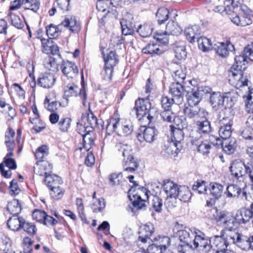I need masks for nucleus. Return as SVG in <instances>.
<instances>
[{"mask_svg": "<svg viewBox=\"0 0 253 253\" xmlns=\"http://www.w3.org/2000/svg\"><path fill=\"white\" fill-rule=\"evenodd\" d=\"M229 170L232 177L237 181H241V178H246L253 190V161L247 163L234 162L231 164Z\"/></svg>", "mask_w": 253, "mask_h": 253, "instance_id": "f257e3e1", "label": "nucleus"}, {"mask_svg": "<svg viewBox=\"0 0 253 253\" xmlns=\"http://www.w3.org/2000/svg\"><path fill=\"white\" fill-rule=\"evenodd\" d=\"M180 123H177L176 126L177 127L173 128L171 127V132L172 136L171 137V143L167 149V152L169 153V151H171V154L177 155L182 148L181 141L183 140L184 133L183 131L184 128H186L188 125L184 120H182Z\"/></svg>", "mask_w": 253, "mask_h": 253, "instance_id": "f03ea898", "label": "nucleus"}, {"mask_svg": "<svg viewBox=\"0 0 253 253\" xmlns=\"http://www.w3.org/2000/svg\"><path fill=\"white\" fill-rule=\"evenodd\" d=\"M197 229L179 230L177 231L176 234L180 241V243L177 247L178 252L180 253H192L193 242L195 236V233Z\"/></svg>", "mask_w": 253, "mask_h": 253, "instance_id": "7ed1b4c3", "label": "nucleus"}, {"mask_svg": "<svg viewBox=\"0 0 253 253\" xmlns=\"http://www.w3.org/2000/svg\"><path fill=\"white\" fill-rule=\"evenodd\" d=\"M209 217L215 220L216 223L221 225L226 230H234L233 215L226 211H218L216 208H213L208 211Z\"/></svg>", "mask_w": 253, "mask_h": 253, "instance_id": "20e7f679", "label": "nucleus"}, {"mask_svg": "<svg viewBox=\"0 0 253 253\" xmlns=\"http://www.w3.org/2000/svg\"><path fill=\"white\" fill-rule=\"evenodd\" d=\"M111 126L113 127V131L120 136H127L133 131V125L129 120L119 118H112L107 126V130Z\"/></svg>", "mask_w": 253, "mask_h": 253, "instance_id": "39448f33", "label": "nucleus"}, {"mask_svg": "<svg viewBox=\"0 0 253 253\" xmlns=\"http://www.w3.org/2000/svg\"><path fill=\"white\" fill-rule=\"evenodd\" d=\"M229 81L237 88L248 86L249 80L244 71L239 66L232 65L229 70Z\"/></svg>", "mask_w": 253, "mask_h": 253, "instance_id": "423d86ee", "label": "nucleus"}, {"mask_svg": "<svg viewBox=\"0 0 253 253\" xmlns=\"http://www.w3.org/2000/svg\"><path fill=\"white\" fill-rule=\"evenodd\" d=\"M163 182V187L167 196L165 205L168 208L174 207L180 186L169 179L165 180Z\"/></svg>", "mask_w": 253, "mask_h": 253, "instance_id": "0eeeda50", "label": "nucleus"}, {"mask_svg": "<svg viewBox=\"0 0 253 253\" xmlns=\"http://www.w3.org/2000/svg\"><path fill=\"white\" fill-rule=\"evenodd\" d=\"M195 236L193 242L192 253L195 250H199L204 253H208L211 250V239L209 238L202 231L197 229L195 233Z\"/></svg>", "mask_w": 253, "mask_h": 253, "instance_id": "6e6552de", "label": "nucleus"}, {"mask_svg": "<svg viewBox=\"0 0 253 253\" xmlns=\"http://www.w3.org/2000/svg\"><path fill=\"white\" fill-rule=\"evenodd\" d=\"M231 94L230 92L224 94H222L220 92H212L210 98V102L212 108L218 110L223 107L225 100H228L229 97H232Z\"/></svg>", "mask_w": 253, "mask_h": 253, "instance_id": "1a4fd4ad", "label": "nucleus"}, {"mask_svg": "<svg viewBox=\"0 0 253 253\" xmlns=\"http://www.w3.org/2000/svg\"><path fill=\"white\" fill-rule=\"evenodd\" d=\"M211 145L219 148L220 145V139L213 136L210 137L209 140L206 139L201 142L197 146V151L203 155H207L210 152Z\"/></svg>", "mask_w": 253, "mask_h": 253, "instance_id": "9d476101", "label": "nucleus"}, {"mask_svg": "<svg viewBox=\"0 0 253 253\" xmlns=\"http://www.w3.org/2000/svg\"><path fill=\"white\" fill-rule=\"evenodd\" d=\"M154 225L150 223L146 224L142 227L139 232L138 242L140 241L143 244L153 241L152 237L154 233Z\"/></svg>", "mask_w": 253, "mask_h": 253, "instance_id": "9b49d317", "label": "nucleus"}, {"mask_svg": "<svg viewBox=\"0 0 253 253\" xmlns=\"http://www.w3.org/2000/svg\"><path fill=\"white\" fill-rule=\"evenodd\" d=\"M185 117L190 119H193L195 122L201 116L207 115L208 113L201 109L198 105H186L184 109Z\"/></svg>", "mask_w": 253, "mask_h": 253, "instance_id": "f8f14e48", "label": "nucleus"}, {"mask_svg": "<svg viewBox=\"0 0 253 253\" xmlns=\"http://www.w3.org/2000/svg\"><path fill=\"white\" fill-rule=\"evenodd\" d=\"M142 133H138L137 138L140 141L145 140L148 143H151L155 140L158 134L157 129L154 126H142L140 129Z\"/></svg>", "mask_w": 253, "mask_h": 253, "instance_id": "ddd939ff", "label": "nucleus"}, {"mask_svg": "<svg viewBox=\"0 0 253 253\" xmlns=\"http://www.w3.org/2000/svg\"><path fill=\"white\" fill-rule=\"evenodd\" d=\"M169 91L175 100V104H181L183 101L184 89L183 86L179 83L176 82L171 84Z\"/></svg>", "mask_w": 253, "mask_h": 253, "instance_id": "4468645a", "label": "nucleus"}, {"mask_svg": "<svg viewBox=\"0 0 253 253\" xmlns=\"http://www.w3.org/2000/svg\"><path fill=\"white\" fill-rule=\"evenodd\" d=\"M151 103L147 99H138L135 101L134 109L137 117L141 116L139 120L145 119L148 110L150 108Z\"/></svg>", "mask_w": 253, "mask_h": 253, "instance_id": "2eb2a0df", "label": "nucleus"}, {"mask_svg": "<svg viewBox=\"0 0 253 253\" xmlns=\"http://www.w3.org/2000/svg\"><path fill=\"white\" fill-rule=\"evenodd\" d=\"M225 193L227 198H238L242 194L243 197L246 200L249 201L248 196L245 188L242 190V189L237 184H230L226 187Z\"/></svg>", "mask_w": 253, "mask_h": 253, "instance_id": "dca6fc26", "label": "nucleus"}, {"mask_svg": "<svg viewBox=\"0 0 253 253\" xmlns=\"http://www.w3.org/2000/svg\"><path fill=\"white\" fill-rule=\"evenodd\" d=\"M61 71L65 76L71 79L75 78L79 73L77 65L74 63L68 61H62Z\"/></svg>", "mask_w": 253, "mask_h": 253, "instance_id": "f3484780", "label": "nucleus"}, {"mask_svg": "<svg viewBox=\"0 0 253 253\" xmlns=\"http://www.w3.org/2000/svg\"><path fill=\"white\" fill-rule=\"evenodd\" d=\"M55 81L53 74L45 72L40 75L38 80V85L45 88H49L53 86Z\"/></svg>", "mask_w": 253, "mask_h": 253, "instance_id": "a211bd4d", "label": "nucleus"}, {"mask_svg": "<svg viewBox=\"0 0 253 253\" xmlns=\"http://www.w3.org/2000/svg\"><path fill=\"white\" fill-rule=\"evenodd\" d=\"M197 131L199 133L209 134L212 130L210 122L206 118V115L201 116L196 122Z\"/></svg>", "mask_w": 253, "mask_h": 253, "instance_id": "6ab92c4d", "label": "nucleus"}, {"mask_svg": "<svg viewBox=\"0 0 253 253\" xmlns=\"http://www.w3.org/2000/svg\"><path fill=\"white\" fill-rule=\"evenodd\" d=\"M227 240L221 236H215L211 238V249L216 251L225 250L228 246Z\"/></svg>", "mask_w": 253, "mask_h": 253, "instance_id": "aec40b11", "label": "nucleus"}, {"mask_svg": "<svg viewBox=\"0 0 253 253\" xmlns=\"http://www.w3.org/2000/svg\"><path fill=\"white\" fill-rule=\"evenodd\" d=\"M164 51L163 47L159 43L151 42L142 49V53L147 54L160 55Z\"/></svg>", "mask_w": 253, "mask_h": 253, "instance_id": "412c9836", "label": "nucleus"}, {"mask_svg": "<svg viewBox=\"0 0 253 253\" xmlns=\"http://www.w3.org/2000/svg\"><path fill=\"white\" fill-rule=\"evenodd\" d=\"M37 168H35V173L41 176L48 175L52 169V166L47 161L37 162Z\"/></svg>", "mask_w": 253, "mask_h": 253, "instance_id": "4be33fe9", "label": "nucleus"}, {"mask_svg": "<svg viewBox=\"0 0 253 253\" xmlns=\"http://www.w3.org/2000/svg\"><path fill=\"white\" fill-rule=\"evenodd\" d=\"M62 27L68 28L73 33H77L80 30V25L77 23L75 17L68 16L65 17L61 23Z\"/></svg>", "mask_w": 253, "mask_h": 253, "instance_id": "5701e85b", "label": "nucleus"}, {"mask_svg": "<svg viewBox=\"0 0 253 253\" xmlns=\"http://www.w3.org/2000/svg\"><path fill=\"white\" fill-rule=\"evenodd\" d=\"M201 30L199 25H194L187 27L184 31L187 39L190 42H195V39H198L201 34Z\"/></svg>", "mask_w": 253, "mask_h": 253, "instance_id": "b1692460", "label": "nucleus"}, {"mask_svg": "<svg viewBox=\"0 0 253 253\" xmlns=\"http://www.w3.org/2000/svg\"><path fill=\"white\" fill-rule=\"evenodd\" d=\"M128 19L124 18L120 22L122 34L126 36L132 35L134 32V25L132 21L133 17L130 16Z\"/></svg>", "mask_w": 253, "mask_h": 253, "instance_id": "393cba45", "label": "nucleus"}, {"mask_svg": "<svg viewBox=\"0 0 253 253\" xmlns=\"http://www.w3.org/2000/svg\"><path fill=\"white\" fill-rule=\"evenodd\" d=\"M213 48L220 56L225 57L229 54V51L231 50V48H234V46L230 43L218 42L214 45Z\"/></svg>", "mask_w": 253, "mask_h": 253, "instance_id": "a878e982", "label": "nucleus"}, {"mask_svg": "<svg viewBox=\"0 0 253 253\" xmlns=\"http://www.w3.org/2000/svg\"><path fill=\"white\" fill-rule=\"evenodd\" d=\"M122 166L125 172L132 173L138 168L139 163L135 158L123 159Z\"/></svg>", "mask_w": 253, "mask_h": 253, "instance_id": "bb28decb", "label": "nucleus"}, {"mask_svg": "<svg viewBox=\"0 0 253 253\" xmlns=\"http://www.w3.org/2000/svg\"><path fill=\"white\" fill-rule=\"evenodd\" d=\"M25 219L18 215H13L7 222L9 228L13 231H18L23 225Z\"/></svg>", "mask_w": 253, "mask_h": 253, "instance_id": "cd10ccee", "label": "nucleus"}, {"mask_svg": "<svg viewBox=\"0 0 253 253\" xmlns=\"http://www.w3.org/2000/svg\"><path fill=\"white\" fill-rule=\"evenodd\" d=\"M45 184L50 189L62 184L63 181L60 177L57 175L49 174L44 179Z\"/></svg>", "mask_w": 253, "mask_h": 253, "instance_id": "c85d7f7f", "label": "nucleus"}, {"mask_svg": "<svg viewBox=\"0 0 253 253\" xmlns=\"http://www.w3.org/2000/svg\"><path fill=\"white\" fill-rule=\"evenodd\" d=\"M232 115L231 114L230 108H225L219 114V123L220 126L231 125V122L232 119Z\"/></svg>", "mask_w": 253, "mask_h": 253, "instance_id": "c756f323", "label": "nucleus"}, {"mask_svg": "<svg viewBox=\"0 0 253 253\" xmlns=\"http://www.w3.org/2000/svg\"><path fill=\"white\" fill-rule=\"evenodd\" d=\"M128 196L130 200L132 201L133 207L137 209H141L145 207L144 202L146 200L148 199L149 197L148 193L147 191L145 192V198L143 199L140 195H132V197H131V195L129 194Z\"/></svg>", "mask_w": 253, "mask_h": 253, "instance_id": "7c9ffc66", "label": "nucleus"}, {"mask_svg": "<svg viewBox=\"0 0 253 253\" xmlns=\"http://www.w3.org/2000/svg\"><path fill=\"white\" fill-rule=\"evenodd\" d=\"M84 89V87L80 88L74 84H68L64 87V95L66 97L76 96L79 94L81 96Z\"/></svg>", "mask_w": 253, "mask_h": 253, "instance_id": "2f4dec72", "label": "nucleus"}, {"mask_svg": "<svg viewBox=\"0 0 253 253\" xmlns=\"http://www.w3.org/2000/svg\"><path fill=\"white\" fill-rule=\"evenodd\" d=\"M246 110L249 113L252 112L253 115L250 116L246 121L247 126L253 130V92L251 91L248 96V103L246 104Z\"/></svg>", "mask_w": 253, "mask_h": 253, "instance_id": "473e14b6", "label": "nucleus"}, {"mask_svg": "<svg viewBox=\"0 0 253 253\" xmlns=\"http://www.w3.org/2000/svg\"><path fill=\"white\" fill-rule=\"evenodd\" d=\"M182 31V28L173 21H169L167 24L165 33L166 35L178 36Z\"/></svg>", "mask_w": 253, "mask_h": 253, "instance_id": "72a5a7b5", "label": "nucleus"}, {"mask_svg": "<svg viewBox=\"0 0 253 253\" xmlns=\"http://www.w3.org/2000/svg\"><path fill=\"white\" fill-rule=\"evenodd\" d=\"M171 71L173 73V75L176 82L180 83L185 79L186 74L184 73L180 67L175 63H172L170 65Z\"/></svg>", "mask_w": 253, "mask_h": 253, "instance_id": "f704fd0d", "label": "nucleus"}, {"mask_svg": "<svg viewBox=\"0 0 253 253\" xmlns=\"http://www.w3.org/2000/svg\"><path fill=\"white\" fill-rule=\"evenodd\" d=\"M119 154H121L124 159H130L131 158H134L132 152L131 147L127 144L119 143L116 145Z\"/></svg>", "mask_w": 253, "mask_h": 253, "instance_id": "c9c22d12", "label": "nucleus"}, {"mask_svg": "<svg viewBox=\"0 0 253 253\" xmlns=\"http://www.w3.org/2000/svg\"><path fill=\"white\" fill-rule=\"evenodd\" d=\"M224 187L218 183L213 182L210 184V191L211 195L215 199H219L223 194Z\"/></svg>", "mask_w": 253, "mask_h": 253, "instance_id": "e433bc0d", "label": "nucleus"}, {"mask_svg": "<svg viewBox=\"0 0 253 253\" xmlns=\"http://www.w3.org/2000/svg\"><path fill=\"white\" fill-rule=\"evenodd\" d=\"M220 146L226 154H231L233 153L236 148L235 140L234 138H231L224 140L222 142L220 140Z\"/></svg>", "mask_w": 253, "mask_h": 253, "instance_id": "4c0bfd02", "label": "nucleus"}, {"mask_svg": "<svg viewBox=\"0 0 253 253\" xmlns=\"http://www.w3.org/2000/svg\"><path fill=\"white\" fill-rule=\"evenodd\" d=\"M43 65L45 68L54 72L59 70V64L55 57L49 56L43 60Z\"/></svg>", "mask_w": 253, "mask_h": 253, "instance_id": "58836bf2", "label": "nucleus"}, {"mask_svg": "<svg viewBox=\"0 0 253 253\" xmlns=\"http://www.w3.org/2000/svg\"><path fill=\"white\" fill-rule=\"evenodd\" d=\"M7 210L13 215H18L21 211V206L17 199L9 202L7 205Z\"/></svg>", "mask_w": 253, "mask_h": 253, "instance_id": "ea45409f", "label": "nucleus"}, {"mask_svg": "<svg viewBox=\"0 0 253 253\" xmlns=\"http://www.w3.org/2000/svg\"><path fill=\"white\" fill-rule=\"evenodd\" d=\"M160 116L164 121L169 123H171L173 121L175 124H177L182 121L179 118L175 117L174 114L171 111V109L164 110V111L161 113Z\"/></svg>", "mask_w": 253, "mask_h": 253, "instance_id": "a19ab883", "label": "nucleus"}, {"mask_svg": "<svg viewBox=\"0 0 253 253\" xmlns=\"http://www.w3.org/2000/svg\"><path fill=\"white\" fill-rule=\"evenodd\" d=\"M152 242L155 243L156 246L163 249V250L166 252L168 247L170 245V239L167 236H158V237H154Z\"/></svg>", "mask_w": 253, "mask_h": 253, "instance_id": "79ce46f5", "label": "nucleus"}, {"mask_svg": "<svg viewBox=\"0 0 253 253\" xmlns=\"http://www.w3.org/2000/svg\"><path fill=\"white\" fill-rule=\"evenodd\" d=\"M169 11L167 8H159L156 14L157 21L159 24L164 23L169 18Z\"/></svg>", "mask_w": 253, "mask_h": 253, "instance_id": "37998d69", "label": "nucleus"}, {"mask_svg": "<svg viewBox=\"0 0 253 253\" xmlns=\"http://www.w3.org/2000/svg\"><path fill=\"white\" fill-rule=\"evenodd\" d=\"M177 197L181 201L188 202L191 197V193L189 188L185 186H180Z\"/></svg>", "mask_w": 253, "mask_h": 253, "instance_id": "c03bdc74", "label": "nucleus"}, {"mask_svg": "<svg viewBox=\"0 0 253 253\" xmlns=\"http://www.w3.org/2000/svg\"><path fill=\"white\" fill-rule=\"evenodd\" d=\"M197 42L199 48L203 51H209L212 48L211 41L206 37H200Z\"/></svg>", "mask_w": 253, "mask_h": 253, "instance_id": "a18cd8bd", "label": "nucleus"}, {"mask_svg": "<svg viewBox=\"0 0 253 253\" xmlns=\"http://www.w3.org/2000/svg\"><path fill=\"white\" fill-rule=\"evenodd\" d=\"M105 66L113 68L118 62V56L115 52L111 51L106 57H104Z\"/></svg>", "mask_w": 253, "mask_h": 253, "instance_id": "49530a36", "label": "nucleus"}, {"mask_svg": "<svg viewBox=\"0 0 253 253\" xmlns=\"http://www.w3.org/2000/svg\"><path fill=\"white\" fill-rule=\"evenodd\" d=\"M153 28L150 24L140 25L137 29V32L143 38L149 37L152 33Z\"/></svg>", "mask_w": 253, "mask_h": 253, "instance_id": "de8ad7c7", "label": "nucleus"}, {"mask_svg": "<svg viewBox=\"0 0 253 253\" xmlns=\"http://www.w3.org/2000/svg\"><path fill=\"white\" fill-rule=\"evenodd\" d=\"M187 105H198L202 99V97L197 91H192L187 96Z\"/></svg>", "mask_w": 253, "mask_h": 253, "instance_id": "09e8293b", "label": "nucleus"}, {"mask_svg": "<svg viewBox=\"0 0 253 253\" xmlns=\"http://www.w3.org/2000/svg\"><path fill=\"white\" fill-rule=\"evenodd\" d=\"M90 107V103H88V111H89V113L87 115L86 120L87 124L90 126H87L86 127H83V128L85 129V130H86L87 129L92 130L93 127H96L97 126V118L91 111Z\"/></svg>", "mask_w": 253, "mask_h": 253, "instance_id": "8fccbe9b", "label": "nucleus"}, {"mask_svg": "<svg viewBox=\"0 0 253 253\" xmlns=\"http://www.w3.org/2000/svg\"><path fill=\"white\" fill-rule=\"evenodd\" d=\"M22 4L25 5V8L35 12L40 8V2L39 0H22Z\"/></svg>", "mask_w": 253, "mask_h": 253, "instance_id": "3c124183", "label": "nucleus"}, {"mask_svg": "<svg viewBox=\"0 0 253 253\" xmlns=\"http://www.w3.org/2000/svg\"><path fill=\"white\" fill-rule=\"evenodd\" d=\"M92 130L87 129L86 130L84 129L86 132L84 134H82L83 138V147L87 151L90 149V145L93 143V139L91 137L90 132Z\"/></svg>", "mask_w": 253, "mask_h": 253, "instance_id": "603ef678", "label": "nucleus"}, {"mask_svg": "<svg viewBox=\"0 0 253 253\" xmlns=\"http://www.w3.org/2000/svg\"><path fill=\"white\" fill-rule=\"evenodd\" d=\"M219 136L224 140L230 139L231 133V125L221 126L218 131Z\"/></svg>", "mask_w": 253, "mask_h": 253, "instance_id": "864d4df0", "label": "nucleus"}, {"mask_svg": "<svg viewBox=\"0 0 253 253\" xmlns=\"http://www.w3.org/2000/svg\"><path fill=\"white\" fill-rule=\"evenodd\" d=\"M48 154V149L46 145H42L39 147L35 153V156L38 162H42L43 159L47 157Z\"/></svg>", "mask_w": 253, "mask_h": 253, "instance_id": "5fc2aeb1", "label": "nucleus"}, {"mask_svg": "<svg viewBox=\"0 0 253 253\" xmlns=\"http://www.w3.org/2000/svg\"><path fill=\"white\" fill-rule=\"evenodd\" d=\"M192 189L200 194H206L207 187L205 181L198 180L192 186Z\"/></svg>", "mask_w": 253, "mask_h": 253, "instance_id": "6e6d98bb", "label": "nucleus"}, {"mask_svg": "<svg viewBox=\"0 0 253 253\" xmlns=\"http://www.w3.org/2000/svg\"><path fill=\"white\" fill-rule=\"evenodd\" d=\"M61 28L62 26L61 25V23L57 26H55L53 24H51L46 27V34L50 39H53L57 37V33L60 30H61Z\"/></svg>", "mask_w": 253, "mask_h": 253, "instance_id": "4d7b16f0", "label": "nucleus"}, {"mask_svg": "<svg viewBox=\"0 0 253 253\" xmlns=\"http://www.w3.org/2000/svg\"><path fill=\"white\" fill-rule=\"evenodd\" d=\"M109 179L112 186L120 185L123 181V174L121 172L112 173L109 175Z\"/></svg>", "mask_w": 253, "mask_h": 253, "instance_id": "13d9d810", "label": "nucleus"}, {"mask_svg": "<svg viewBox=\"0 0 253 253\" xmlns=\"http://www.w3.org/2000/svg\"><path fill=\"white\" fill-rule=\"evenodd\" d=\"M175 56L178 60L185 59L187 56V52L184 45H177L174 48Z\"/></svg>", "mask_w": 253, "mask_h": 253, "instance_id": "bf43d9fd", "label": "nucleus"}, {"mask_svg": "<svg viewBox=\"0 0 253 253\" xmlns=\"http://www.w3.org/2000/svg\"><path fill=\"white\" fill-rule=\"evenodd\" d=\"M60 186H57L50 189L51 192L50 193L52 198L56 199H60L64 195L65 190Z\"/></svg>", "mask_w": 253, "mask_h": 253, "instance_id": "052dcab7", "label": "nucleus"}, {"mask_svg": "<svg viewBox=\"0 0 253 253\" xmlns=\"http://www.w3.org/2000/svg\"><path fill=\"white\" fill-rule=\"evenodd\" d=\"M105 207V202L103 198L96 199L91 205V208L94 212L101 211Z\"/></svg>", "mask_w": 253, "mask_h": 253, "instance_id": "680f3d73", "label": "nucleus"}, {"mask_svg": "<svg viewBox=\"0 0 253 253\" xmlns=\"http://www.w3.org/2000/svg\"><path fill=\"white\" fill-rule=\"evenodd\" d=\"M161 106L164 110L171 109L173 104H175V100L167 96H163L161 99Z\"/></svg>", "mask_w": 253, "mask_h": 253, "instance_id": "e2e57ef3", "label": "nucleus"}, {"mask_svg": "<svg viewBox=\"0 0 253 253\" xmlns=\"http://www.w3.org/2000/svg\"><path fill=\"white\" fill-rule=\"evenodd\" d=\"M248 59L247 55L245 54L244 49L242 52V54L236 56L235 58V64L233 65L239 66L241 67V69H243V66H245L247 62V59Z\"/></svg>", "mask_w": 253, "mask_h": 253, "instance_id": "0e129e2a", "label": "nucleus"}, {"mask_svg": "<svg viewBox=\"0 0 253 253\" xmlns=\"http://www.w3.org/2000/svg\"><path fill=\"white\" fill-rule=\"evenodd\" d=\"M159 112L157 108L152 107V105H151L150 108L147 112L145 118L147 119L149 122H151L157 118Z\"/></svg>", "mask_w": 253, "mask_h": 253, "instance_id": "69168bd1", "label": "nucleus"}, {"mask_svg": "<svg viewBox=\"0 0 253 253\" xmlns=\"http://www.w3.org/2000/svg\"><path fill=\"white\" fill-rule=\"evenodd\" d=\"M71 119L66 117L62 118L58 123V126L60 130L62 132H66L70 126Z\"/></svg>", "mask_w": 253, "mask_h": 253, "instance_id": "338daca9", "label": "nucleus"}, {"mask_svg": "<svg viewBox=\"0 0 253 253\" xmlns=\"http://www.w3.org/2000/svg\"><path fill=\"white\" fill-rule=\"evenodd\" d=\"M249 241H250V237L242 235L237 246L243 250H249L250 248Z\"/></svg>", "mask_w": 253, "mask_h": 253, "instance_id": "774afa93", "label": "nucleus"}]
</instances>
